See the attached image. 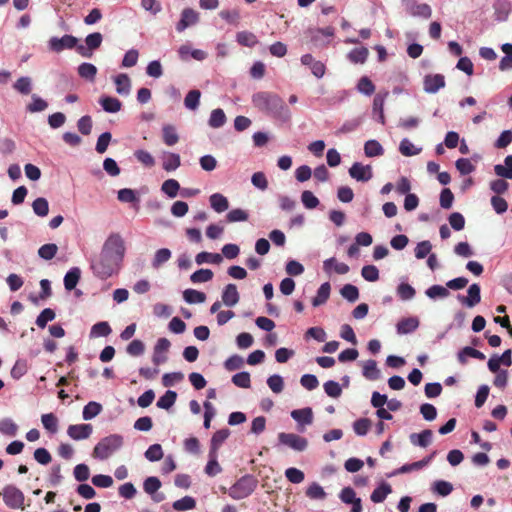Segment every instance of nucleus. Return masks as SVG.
<instances>
[{
    "mask_svg": "<svg viewBox=\"0 0 512 512\" xmlns=\"http://www.w3.org/2000/svg\"><path fill=\"white\" fill-rule=\"evenodd\" d=\"M28 370L27 362L25 360L19 359L13 365L10 375L13 379L19 380L23 377Z\"/></svg>",
    "mask_w": 512,
    "mask_h": 512,
    "instance_id": "61",
    "label": "nucleus"
},
{
    "mask_svg": "<svg viewBox=\"0 0 512 512\" xmlns=\"http://www.w3.org/2000/svg\"><path fill=\"white\" fill-rule=\"evenodd\" d=\"M494 172L497 176L512 179V155H508L504 159V164L494 166Z\"/></svg>",
    "mask_w": 512,
    "mask_h": 512,
    "instance_id": "30",
    "label": "nucleus"
},
{
    "mask_svg": "<svg viewBox=\"0 0 512 512\" xmlns=\"http://www.w3.org/2000/svg\"><path fill=\"white\" fill-rule=\"evenodd\" d=\"M277 445L286 446L296 452H303L308 447V440L295 433L280 432Z\"/></svg>",
    "mask_w": 512,
    "mask_h": 512,
    "instance_id": "5",
    "label": "nucleus"
},
{
    "mask_svg": "<svg viewBox=\"0 0 512 512\" xmlns=\"http://www.w3.org/2000/svg\"><path fill=\"white\" fill-rule=\"evenodd\" d=\"M180 189V184L175 179H168L162 183L161 191L169 198H175Z\"/></svg>",
    "mask_w": 512,
    "mask_h": 512,
    "instance_id": "48",
    "label": "nucleus"
},
{
    "mask_svg": "<svg viewBox=\"0 0 512 512\" xmlns=\"http://www.w3.org/2000/svg\"><path fill=\"white\" fill-rule=\"evenodd\" d=\"M183 298L189 304H196L203 303L206 300V295L194 289H186L183 293Z\"/></svg>",
    "mask_w": 512,
    "mask_h": 512,
    "instance_id": "50",
    "label": "nucleus"
},
{
    "mask_svg": "<svg viewBox=\"0 0 512 512\" xmlns=\"http://www.w3.org/2000/svg\"><path fill=\"white\" fill-rule=\"evenodd\" d=\"M18 426L11 418H4L0 421V432L13 437L17 434Z\"/></svg>",
    "mask_w": 512,
    "mask_h": 512,
    "instance_id": "57",
    "label": "nucleus"
},
{
    "mask_svg": "<svg viewBox=\"0 0 512 512\" xmlns=\"http://www.w3.org/2000/svg\"><path fill=\"white\" fill-rule=\"evenodd\" d=\"M125 244L118 233L110 234L105 240L98 256L91 260L93 274L102 280L116 274L124 259Z\"/></svg>",
    "mask_w": 512,
    "mask_h": 512,
    "instance_id": "1",
    "label": "nucleus"
},
{
    "mask_svg": "<svg viewBox=\"0 0 512 512\" xmlns=\"http://www.w3.org/2000/svg\"><path fill=\"white\" fill-rule=\"evenodd\" d=\"M223 260V256L219 253L200 252L196 255L195 261L198 265L204 263L220 264Z\"/></svg>",
    "mask_w": 512,
    "mask_h": 512,
    "instance_id": "32",
    "label": "nucleus"
},
{
    "mask_svg": "<svg viewBox=\"0 0 512 512\" xmlns=\"http://www.w3.org/2000/svg\"><path fill=\"white\" fill-rule=\"evenodd\" d=\"M200 20L199 13L192 8H184L181 12L180 20L176 24L177 32L181 33L187 28L196 25Z\"/></svg>",
    "mask_w": 512,
    "mask_h": 512,
    "instance_id": "9",
    "label": "nucleus"
},
{
    "mask_svg": "<svg viewBox=\"0 0 512 512\" xmlns=\"http://www.w3.org/2000/svg\"><path fill=\"white\" fill-rule=\"evenodd\" d=\"M171 343L167 338H159L154 346L152 361L155 365H160L167 361L164 355L170 348Z\"/></svg>",
    "mask_w": 512,
    "mask_h": 512,
    "instance_id": "14",
    "label": "nucleus"
},
{
    "mask_svg": "<svg viewBox=\"0 0 512 512\" xmlns=\"http://www.w3.org/2000/svg\"><path fill=\"white\" fill-rule=\"evenodd\" d=\"M396 293L401 300L409 301L415 297L416 291L410 284L401 282L397 286Z\"/></svg>",
    "mask_w": 512,
    "mask_h": 512,
    "instance_id": "43",
    "label": "nucleus"
},
{
    "mask_svg": "<svg viewBox=\"0 0 512 512\" xmlns=\"http://www.w3.org/2000/svg\"><path fill=\"white\" fill-rule=\"evenodd\" d=\"M237 42L245 47H254L258 43V39L255 34L249 31H241L236 35Z\"/></svg>",
    "mask_w": 512,
    "mask_h": 512,
    "instance_id": "42",
    "label": "nucleus"
},
{
    "mask_svg": "<svg viewBox=\"0 0 512 512\" xmlns=\"http://www.w3.org/2000/svg\"><path fill=\"white\" fill-rule=\"evenodd\" d=\"M306 496L313 500H323L326 498V492L317 482H313L307 488Z\"/></svg>",
    "mask_w": 512,
    "mask_h": 512,
    "instance_id": "55",
    "label": "nucleus"
},
{
    "mask_svg": "<svg viewBox=\"0 0 512 512\" xmlns=\"http://www.w3.org/2000/svg\"><path fill=\"white\" fill-rule=\"evenodd\" d=\"M102 411V405L95 401L88 402L82 411V417L84 420H91L99 415Z\"/></svg>",
    "mask_w": 512,
    "mask_h": 512,
    "instance_id": "38",
    "label": "nucleus"
},
{
    "mask_svg": "<svg viewBox=\"0 0 512 512\" xmlns=\"http://www.w3.org/2000/svg\"><path fill=\"white\" fill-rule=\"evenodd\" d=\"M291 417L299 426L310 425L313 422V411L310 407L295 409L291 412Z\"/></svg>",
    "mask_w": 512,
    "mask_h": 512,
    "instance_id": "18",
    "label": "nucleus"
},
{
    "mask_svg": "<svg viewBox=\"0 0 512 512\" xmlns=\"http://www.w3.org/2000/svg\"><path fill=\"white\" fill-rule=\"evenodd\" d=\"M425 295L432 299H444L447 298L450 295V292L447 288V286H441V285H432L425 291Z\"/></svg>",
    "mask_w": 512,
    "mask_h": 512,
    "instance_id": "36",
    "label": "nucleus"
},
{
    "mask_svg": "<svg viewBox=\"0 0 512 512\" xmlns=\"http://www.w3.org/2000/svg\"><path fill=\"white\" fill-rule=\"evenodd\" d=\"M357 90L366 96H370L375 91V85L368 77L363 76L358 81Z\"/></svg>",
    "mask_w": 512,
    "mask_h": 512,
    "instance_id": "60",
    "label": "nucleus"
},
{
    "mask_svg": "<svg viewBox=\"0 0 512 512\" xmlns=\"http://www.w3.org/2000/svg\"><path fill=\"white\" fill-rule=\"evenodd\" d=\"M123 443L124 439L120 434L106 436L95 445L92 456L98 460H106L118 451Z\"/></svg>",
    "mask_w": 512,
    "mask_h": 512,
    "instance_id": "3",
    "label": "nucleus"
},
{
    "mask_svg": "<svg viewBox=\"0 0 512 512\" xmlns=\"http://www.w3.org/2000/svg\"><path fill=\"white\" fill-rule=\"evenodd\" d=\"M114 83L116 85V92L119 95L127 96L131 91V80L125 73L118 74L114 77Z\"/></svg>",
    "mask_w": 512,
    "mask_h": 512,
    "instance_id": "19",
    "label": "nucleus"
},
{
    "mask_svg": "<svg viewBox=\"0 0 512 512\" xmlns=\"http://www.w3.org/2000/svg\"><path fill=\"white\" fill-rule=\"evenodd\" d=\"M117 198L123 203H135L139 201L136 192L130 188L120 189L117 193Z\"/></svg>",
    "mask_w": 512,
    "mask_h": 512,
    "instance_id": "59",
    "label": "nucleus"
},
{
    "mask_svg": "<svg viewBox=\"0 0 512 512\" xmlns=\"http://www.w3.org/2000/svg\"><path fill=\"white\" fill-rule=\"evenodd\" d=\"M13 88L22 95H28L32 91V79L22 76L13 84Z\"/></svg>",
    "mask_w": 512,
    "mask_h": 512,
    "instance_id": "47",
    "label": "nucleus"
},
{
    "mask_svg": "<svg viewBox=\"0 0 512 512\" xmlns=\"http://www.w3.org/2000/svg\"><path fill=\"white\" fill-rule=\"evenodd\" d=\"M253 105L261 112H265L282 122L291 119V111L283 99L272 92H257L252 96Z\"/></svg>",
    "mask_w": 512,
    "mask_h": 512,
    "instance_id": "2",
    "label": "nucleus"
},
{
    "mask_svg": "<svg viewBox=\"0 0 512 512\" xmlns=\"http://www.w3.org/2000/svg\"><path fill=\"white\" fill-rule=\"evenodd\" d=\"M363 376L371 381L378 380L381 377V372L377 367V362L375 360H367L363 365L362 370Z\"/></svg>",
    "mask_w": 512,
    "mask_h": 512,
    "instance_id": "26",
    "label": "nucleus"
},
{
    "mask_svg": "<svg viewBox=\"0 0 512 512\" xmlns=\"http://www.w3.org/2000/svg\"><path fill=\"white\" fill-rule=\"evenodd\" d=\"M419 327L417 317H407L401 319L396 325V331L399 335H406L414 332Z\"/></svg>",
    "mask_w": 512,
    "mask_h": 512,
    "instance_id": "17",
    "label": "nucleus"
},
{
    "mask_svg": "<svg viewBox=\"0 0 512 512\" xmlns=\"http://www.w3.org/2000/svg\"><path fill=\"white\" fill-rule=\"evenodd\" d=\"M78 74L81 78L94 81L97 74V68L91 63L84 62L78 66Z\"/></svg>",
    "mask_w": 512,
    "mask_h": 512,
    "instance_id": "46",
    "label": "nucleus"
},
{
    "mask_svg": "<svg viewBox=\"0 0 512 512\" xmlns=\"http://www.w3.org/2000/svg\"><path fill=\"white\" fill-rule=\"evenodd\" d=\"M33 212L39 217H45L49 213V203L46 198L38 197L32 203Z\"/></svg>",
    "mask_w": 512,
    "mask_h": 512,
    "instance_id": "45",
    "label": "nucleus"
},
{
    "mask_svg": "<svg viewBox=\"0 0 512 512\" xmlns=\"http://www.w3.org/2000/svg\"><path fill=\"white\" fill-rule=\"evenodd\" d=\"M144 456L151 462L159 461L163 458V450L160 444H153L145 451Z\"/></svg>",
    "mask_w": 512,
    "mask_h": 512,
    "instance_id": "63",
    "label": "nucleus"
},
{
    "mask_svg": "<svg viewBox=\"0 0 512 512\" xmlns=\"http://www.w3.org/2000/svg\"><path fill=\"white\" fill-rule=\"evenodd\" d=\"M368 55H369L368 49L365 47H360V48L352 49L348 53L347 57H348L349 61L354 64H363L367 60Z\"/></svg>",
    "mask_w": 512,
    "mask_h": 512,
    "instance_id": "40",
    "label": "nucleus"
},
{
    "mask_svg": "<svg viewBox=\"0 0 512 512\" xmlns=\"http://www.w3.org/2000/svg\"><path fill=\"white\" fill-rule=\"evenodd\" d=\"M323 269L327 274H331L332 271L339 275L349 272V266L346 263L337 261L334 257L328 258L323 262Z\"/></svg>",
    "mask_w": 512,
    "mask_h": 512,
    "instance_id": "16",
    "label": "nucleus"
},
{
    "mask_svg": "<svg viewBox=\"0 0 512 512\" xmlns=\"http://www.w3.org/2000/svg\"><path fill=\"white\" fill-rule=\"evenodd\" d=\"M92 432L93 427L91 424L70 425L67 429L68 436L76 441L89 438Z\"/></svg>",
    "mask_w": 512,
    "mask_h": 512,
    "instance_id": "13",
    "label": "nucleus"
},
{
    "mask_svg": "<svg viewBox=\"0 0 512 512\" xmlns=\"http://www.w3.org/2000/svg\"><path fill=\"white\" fill-rule=\"evenodd\" d=\"M364 153L367 157H379L384 154V148L377 140L371 139L365 142Z\"/></svg>",
    "mask_w": 512,
    "mask_h": 512,
    "instance_id": "33",
    "label": "nucleus"
},
{
    "mask_svg": "<svg viewBox=\"0 0 512 512\" xmlns=\"http://www.w3.org/2000/svg\"><path fill=\"white\" fill-rule=\"evenodd\" d=\"M99 104L102 109L108 113H117L122 108V103L119 99L111 96H102L99 99Z\"/></svg>",
    "mask_w": 512,
    "mask_h": 512,
    "instance_id": "21",
    "label": "nucleus"
},
{
    "mask_svg": "<svg viewBox=\"0 0 512 512\" xmlns=\"http://www.w3.org/2000/svg\"><path fill=\"white\" fill-rule=\"evenodd\" d=\"M43 427L50 433L54 434L58 430V419L53 413L43 414L41 416Z\"/></svg>",
    "mask_w": 512,
    "mask_h": 512,
    "instance_id": "52",
    "label": "nucleus"
},
{
    "mask_svg": "<svg viewBox=\"0 0 512 512\" xmlns=\"http://www.w3.org/2000/svg\"><path fill=\"white\" fill-rule=\"evenodd\" d=\"M496 20L505 21L511 11V3L509 0H496L493 4Z\"/></svg>",
    "mask_w": 512,
    "mask_h": 512,
    "instance_id": "23",
    "label": "nucleus"
},
{
    "mask_svg": "<svg viewBox=\"0 0 512 512\" xmlns=\"http://www.w3.org/2000/svg\"><path fill=\"white\" fill-rule=\"evenodd\" d=\"M48 107L47 101L42 99L37 94H32L31 103L26 106V110L29 113H37L46 110Z\"/></svg>",
    "mask_w": 512,
    "mask_h": 512,
    "instance_id": "39",
    "label": "nucleus"
},
{
    "mask_svg": "<svg viewBox=\"0 0 512 512\" xmlns=\"http://www.w3.org/2000/svg\"><path fill=\"white\" fill-rule=\"evenodd\" d=\"M341 296L347 301L353 303L359 298V290L352 284H345L340 290Z\"/></svg>",
    "mask_w": 512,
    "mask_h": 512,
    "instance_id": "56",
    "label": "nucleus"
},
{
    "mask_svg": "<svg viewBox=\"0 0 512 512\" xmlns=\"http://www.w3.org/2000/svg\"><path fill=\"white\" fill-rule=\"evenodd\" d=\"M391 492L392 488L390 484L383 481L377 488L373 490L370 499L374 503H382Z\"/></svg>",
    "mask_w": 512,
    "mask_h": 512,
    "instance_id": "24",
    "label": "nucleus"
},
{
    "mask_svg": "<svg viewBox=\"0 0 512 512\" xmlns=\"http://www.w3.org/2000/svg\"><path fill=\"white\" fill-rule=\"evenodd\" d=\"M433 433L430 429H425L420 433H413L410 435V442L422 448L427 447L432 441Z\"/></svg>",
    "mask_w": 512,
    "mask_h": 512,
    "instance_id": "20",
    "label": "nucleus"
},
{
    "mask_svg": "<svg viewBox=\"0 0 512 512\" xmlns=\"http://www.w3.org/2000/svg\"><path fill=\"white\" fill-rule=\"evenodd\" d=\"M213 271L210 269H199L191 274L190 280L193 283H205L213 278Z\"/></svg>",
    "mask_w": 512,
    "mask_h": 512,
    "instance_id": "58",
    "label": "nucleus"
},
{
    "mask_svg": "<svg viewBox=\"0 0 512 512\" xmlns=\"http://www.w3.org/2000/svg\"><path fill=\"white\" fill-rule=\"evenodd\" d=\"M181 165L180 155L177 153L166 152L163 155L162 167L165 171L171 172L178 169Z\"/></svg>",
    "mask_w": 512,
    "mask_h": 512,
    "instance_id": "25",
    "label": "nucleus"
},
{
    "mask_svg": "<svg viewBox=\"0 0 512 512\" xmlns=\"http://www.w3.org/2000/svg\"><path fill=\"white\" fill-rule=\"evenodd\" d=\"M196 507V500L192 496H184L172 504V508L177 512H185Z\"/></svg>",
    "mask_w": 512,
    "mask_h": 512,
    "instance_id": "31",
    "label": "nucleus"
},
{
    "mask_svg": "<svg viewBox=\"0 0 512 512\" xmlns=\"http://www.w3.org/2000/svg\"><path fill=\"white\" fill-rule=\"evenodd\" d=\"M226 121H227V118H226V115H225L223 109L217 108V109L212 110L209 120H208V125L211 128L217 129V128L224 126Z\"/></svg>",
    "mask_w": 512,
    "mask_h": 512,
    "instance_id": "35",
    "label": "nucleus"
},
{
    "mask_svg": "<svg viewBox=\"0 0 512 512\" xmlns=\"http://www.w3.org/2000/svg\"><path fill=\"white\" fill-rule=\"evenodd\" d=\"M78 46V39L70 34H65L62 37H51L48 41V48L50 51L60 53L63 50L76 49Z\"/></svg>",
    "mask_w": 512,
    "mask_h": 512,
    "instance_id": "7",
    "label": "nucleus"
},
{
    "mask_svg": "<svg viewBox=\"0 0 512 512\" xmlns=\"http://www.w3.org/2000/svg\"><path fill=\"white\" fill-rule=\"evenodd\" d=\"M348 172L351 178L359 182H367L373 177L372 167L360 162L353 163Z\"/></svg>",
    "mask_w": 512,
    "mask_h": 512,
    "instance_id": "12",
    "label": "nucleus"
},
{
    "mask_svg": "<svg viewBox=\"0 0 512 512\" xmlns=\"http://www.w3.org/2000/svg\"><path fill=\"white\" fill-rule=\"evenodd\" d=\"M56 317V314L53 309L45 308L41 311V313L37 316L35 324L43 329L46 327L47 323L53 321Z\"/></svg>",
    "mask_w": 512,
    "mask_h": 512,
    "instance_id": "53",
    "label": "nucleus"
},
{
    "mask_svg": "<svg viewBox=\"0 0 512 512\" xmlns=\"http://www.w3.org/2000/svg\"><path fill=\"white\" fill-rule=\"evenodd\" d=\"M399 151L404 156H415L421 152V148H416L414 144L407 138L401 140L399 144Z\"/></svg>",
    "mask_w": 512,
    "mask_h": 512,
    "instance_id": "54",
    "label": "nucleus"
},
{
    "mask_svg": "<svg viewBox=\"0 0 512 512\" xmlns=\"http://www.w3.org/2000/svg\"><path fill=\"white\" fill-rule=\"evenodd\" d=\"M229 435L230 431L227 428L216 431L211 438L210 451L217 453L218 449L227 440Z\"/></svg>",
    "mask_w": 512,
    "mask_h": 512,
    "instance_id": "29",
    "label": "nucleus"
},
{
    "mask_svg": "<svg viewBox=\"0 0 512 512\" xmlns=\"http://www.w3.org/2000/svg\"><path fill=\"white\" fill-rule=\"evenodd\" d=\"M457 300L468 308H473L481 301V288L477 283L471 284L467 290V296L457 295Z\"/></svg>",
    "mask_w": 512,
    "mask_h": 512,
    "instance_id": "10",
    "label": "nucleus"
},
{
    "mask_svg": "<svg viewBox=\"0 0 512 512\" xmlns=\"http://www.w3.org/2000/svg\"><path fill=\"white\" fill-rule=\"evenodd\" d=\"M171 256H172V253L168 248L158 249L155 252L154 257L152 259V263H151L152 267L154 269H159L163 264H165L166 262H168L170 260Z\"/></svg>",
    "mask_w": 512,
    "mask_h": 512,
    "instance_id": "34",
    "label": "nucleus"
},
{
    "mask_svg": "<svg viewBox=\"0 0 512 512\" xmlns=\"http://www.w3.org/2000/svg\"><path fill=\"white\" fill-rule=\"evenodd\" d=\"M222 303L227 307L235 306L240 299L237 286L233 283L227 284L222 291Z\"/></svg>",
    "mask_w": 512,
    "mask_h": 512,
    "instance_id": "15",
    "label": "nucleus"
},
{
    "mask_svg": "<svg viewBox=\"0 0 512 512\" xmlns=\"http://www.w3.org/2000/svg\"><path fill=\"white\" fill-rule=\"evenodd\" d=\"M201 92L197 89L190 90L185 99L184 105L189 110H196L200 104Z\"/></svg>",
    "mask_w": 512,
    "mask_h": 512,
    "instance_id": "44",
    "label": "nucleus"
},
{
    "mask_svg": "<svg viewBox=\"0 0 512 512\" xmlns=\"http://www.w3.org/2000/svg\"><path fill=\"white\" fill-rule=\"evenodd\" d=\"M162 132L163 141L166 145L173 146L178 142L179 136L176 132V129L172 125L163 126Z\"/></svg>",
    "mask_w": 512,
    "mask_h": 512,
    "instance_id": "51",
    "label": "nucleus"
},
{
    "mask_svg": "<svg viewBox=\"0 0 512 512\" xmlns=\"http://www.w3.org/2000/svg\"><path fill=\"white\" fill-rule=\"evenodd\" d=\"M3 501L11 509H24V493L14 485H7L3 489Z\"/></svg>",
    "mask_w": 512,
    "mask_h": 512,
    "instance_id": "6",
    "label": "nucleus"
},
{
    "mask_svg": "<svg viewBox=\"0 0 512 512\" xmlns=\"http://www.w3.org/2000/svg\"><path fill=\"white\" fill-rule=\"evenodd\" d=\"M211 208L217 212L222 213L229 208L228 199L221 193H214L209 197Z\"/></svg>",
    "mask_w": 512,
    "mask_h": 512,
    "instance_id": "22",
    "label": "nucleus"
},
{
    "mask_svg": "<svg viewBox=\"0 0 512 512\" xmlns=\"http://www.w3.org/2000/svg\"><path fill=\"white\" fill-rule=\"evenodd\" d=\"M331 292V286L329 282L321 284L318 288L316 296L312 299V305L314 307L321 306L327 302Z\"/></svg>",
    "mask_w": 512,
    "mask_h": 512,
    "instance_id": "28",
    "label": "nucleus"
},
{
    "mask_svg": "<svg viewBox=\"0 0 512 512\" xmlns=\"http://www.w3.org/2000/svg\"><path fill=\"white\" fill-rule=\"evenodd\" d=\"M432 244L428 240L417 243L414 252L417 259H424L431 254Z\"/></svg>",
    "mask_w": 512,
    "mask_h": 512,
    "instance_id": "62",
    "label": "nucleus"
},
{
    "mask_svg": "<svg viewBox=\"0 0 512 512\" xmlns=\"http://www.w3.org/2000/svg\"><path fill=\"white\" fill-rule=\"evenodd\" d=\"M177 399V393L173 390H167L157 401L158 408L168 410L170 409Z\"/></svg>",
    "mask_w": 512,
    "mask_h": 512,
    "instance_id": "37",
    "label": "nucleus"
},
{
    "mask_svg": "<svg viewBox=\"0 0 512 512\" xmlns=\"http://www.w3.org/2000/svg\"><path fill=\"white\" fill-rule=\"evenodd\" d=\"M222 471L220 464L217 461V453L209 451V461L205 467V473L208 476H216Z\"/></svg>",
    "mask_w": 512,
    "mask_h": 512,
    "instance_id": "49",
    "label": "nucleus"
},
{
    "mask_svg": "<svg viewBox=\"0 0 512 512\" xmlns=\"http://www.w3.org/2000/svg\"><path fill=\"white\" fill-rule=\"evenodd\" d=\"M258 480L251 474L239 478L228 490L232 499L241 500L250 496L257 488Z\"/></svg>",
    "mask_w": 512,
    "mask_h": 512,
    "instance_id": "4",
    "label": "nucleus"
},
{
    "mask_svg": "<svg viewBox=\"0 0 512 512\" xmlns=\"http://www.w3.org/2000/svg\"><path fill=\"white\" fill-rule=\"evenodd\" d=\"M81 277L79 267H72L64 276V287L67 291L73 290L78 284Z\"/></svg>",
    "mask_w": 512,
    "mask_h": 512,
    "instance_id": "27",
    "label": "nucleus"
},
{
    "mask_svg": "<svg viewBox=\"0 0 512 512\" xmlns=\"http://www.w3.org/2000/svg\"><path fill=\"white\" fill-rule=\"evenodd\" d=\"M160 487L161 481L155 476H150L146 478L143 482V489L149 495H153L154 493H156L160 489Z\"/></svg>",
    "mask_w": 512,
    "mask_h": 512,
    "instance_id": "64",
    "label": "nucleus"
},
{
    "mask_svg": "<svg viewBox=\"0 0 512 512\" xmlns=\"http://www.w3.org/2000/svg\"><path fill=\"white\" fill-rule=\"evenodd\" d=\"M445 87V77L442 74H427L423 79V89L428 94H435Z\"/></svg>",
    "mask_w": 512,
    "mask_h": 512,
    "instance_id": "11",
    "label": "nucleus"
},
{
    "mask_svg": "<svg viewBox=\"0 0 512 512\" xmlns=\"http://www.w3.org/2000/svg\"><path fill=\"white\" fill-rule=\"evenodd\" d=\"M103 41V36L99 32H94L86 36L85 45L78 44L77 53L82 57L91 58L93 51L98 49Z\"/></svg>",
    "mask_w": 512,
    "mask_h": 512,
    "instance_id": "8",
    "label": "nucleus"
},
{
    "mask_svg": "<svg viewBox=\"0 0 512 512\" xmlns=\"http://www.w3.org/2000/svg\"><path fill=\"white\" fill-rule=\"evenodd\" d=\"M112 332L111 327L108 322L101 321L94 324L90 330V337H106Z\"/></svg>",
    "mask_w": 512,
    "mask_h": 512,
    "instance_id": "41",
    "label": "nucleus"
}]
</instances>
